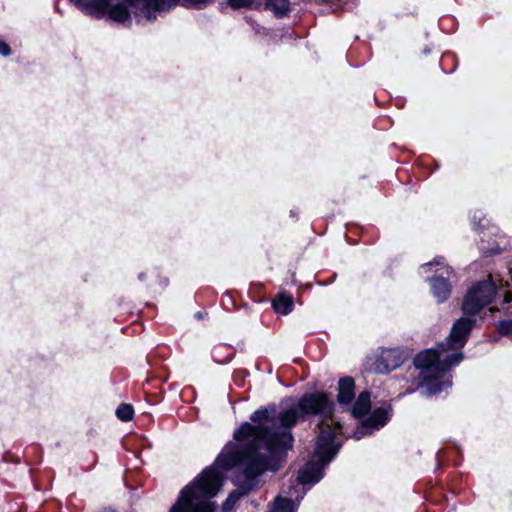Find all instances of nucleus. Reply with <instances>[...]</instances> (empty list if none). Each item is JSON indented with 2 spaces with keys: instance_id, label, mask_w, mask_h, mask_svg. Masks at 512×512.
Instances as JSON below:
<instances>
[{
  "instance_id": "7ed1b4c3",
  "label": "nucleus",
  "mask_w": 512,
  "mask_h": 512,
  "mask_svg": "<svg viewBox=\"0 0 512 512\" xmlns=\"http://www.w3.org/2000/svg\"><path fill=\"white\" fill-rule=\"evenodd\" d=\"M497 284L503 286L502 280L498 276H488V279L474 284L467 292L462 309L464 313L474 315L484 306L488 305L496 294Z\"/></svg>"
},
{
  "instance_id": "9b49d317",
  "label": "nucleus",
  "mask_w": 512,
  "mask_h": 512,
  "mask_svg": "<svg viewBox=\"0 0 512 512\" xmlns=\"http://www.w3.org/2000/svg\"><path fill=\"white\" fill-rule=\"evenodd\" d=\"M293 307V298L289 295L280 294L273 301V308L277 313L286 315L291 312Z\"/></svg>"
},
{
  "instance_id": "f03ea898",
  "label": "nucleus",
  "mask_w": 512,
  "mask_h": 512,
  "mask_svg": "<svg viewBox=\"0 0 512 512\" xmlns=\"http://www.w3.org/2000/svg\"><path fill=\"white\" fill-rule=\"evenodd\" d=\"M471 327V320L459 319L451 329L447 347L445 344H440L437 349L425 350L415 357L414 365L420 370L418 387L422 395L431 396L451 386V380L446 373L462 360L463 355L462 353H454L450 356L444 354L449 349L461 348Z\"/></svg>"
},
{
  "instance_id": "412c9836",
  "label": "nucleus",
  "mask_w": 512,
  "mask_h": 512,
  "mask_svg": "<svg viewBox=\"0 0 512 512\" xmlns=\"http://www.w3.org/2000/svg\"><path fill=\"white\" fill-rule=\"evenodd\" d=\"M209 0H179L177 4L182 3L183 5L199 6L206 4Z\"/></svg>"
},
{
  "instance_id": "9d476101",
  "label": "nucleus",
  "mask_w": 512,
  "mask_h": 512,
  "mask_svg": "<svg viewBox=\"0 0 512 512\" xmlns=\"http://www.w3.org/2000/svg\"><path fill=\"white\" fill-rule=\"evenodd\" d=\"M370 409V394L367 391H364L359 394L353 409L352 413L355 417H361L366 414Z\"/></svg>"
},
{
  "instance_id": "20e7f679",
  "label": "nucleus",
  "mask_w": 512,
  "mask_h": 512,
  "mask_svg": "<svg viewBox=\"0 0 512 512\" xmlns=\"http://www.w3.org/2000/svg\"><path fill=\"white\" fill-rule=\"evenodd\" d=\"M136 0H111L106 6L103 14L97 15L98 17L108 15V17L119 23H125L130 18L129 8L135 5Z\"/></svg>"
},
{
  "instance_id": "423d86ee",
  "label": "nucleus",
  "mask_w": 512,
  "mask_h": 512,
  "mask_svg": "<svg viewBox=\"0 0 512 512\" xmlns=\"http://www.w3.org/2000/svg\"><path fill=\"white\" fill-rule=\"evenodd\" d=\"M322 477V471L318 464H306L298 474V480L302 484H313L318 482Z\"/></svg>"
},
{
  "instance_id": "5701e85b",
  "label": "nucleus",
  "mask_w": 512,
  "mask_h": 512,
  "mask_svg": "<svg viewBox=\"0 0 512 512\" xmlns=\"http://www.w3.org/2000/svg\"><path fill=\"white\" fill-rule=\"evenodd\" d=\"M511 299H512V293H511V292H509V291H508V292H505V295H504V302H505V303H508V302H510V301H511Z\"/></svg>"
},
{
  "instance_id": "39448f33",
  "label": "nucleus",
  "mask_w": 512,
  "mask_h": 512,
  "mask_svg": "<svg viewBox=\"0 0 512 512\" xmlns=\"http://www.w3.org/2000/svg\"><path fill=\"white\" fill-rule=\"evenodd\" d=\"M179 0H142L147 20L156 18V12H162L176 6Z\"/></svg>"
},
{
  "instance_id": "4be33fe9",
  "label": "nucleus",
  "mask_w": 512,
  "mask_h": 512,
  "mask_svg": "<svg viewBox=\"0 0 512 512\" xmlns=\"http://www.w3.org/2000/svg\"><path fill=\"white\" fill-rule=\"evenodd\" d=\"M0 54L8 56L10 54V47L5 42H0Z\"/></svg>"
},
{
  "instance_id": "dca6fc26",
  "label": "nucleus",
  "mask_w": 512,
  "mask_h": 512,
  "mask_svg": "<svg viewBox=\"0 0 512 512\" xmlns=\"http://www.w3.org/2000/svg\"><path fill=\"white\" fill-rule=\"evenodd\" d=\"M247 493L246 490L244 489H237V490H234L232 493H230L229 497L227 498V500L224 502L223 504V509L225 511H228L230 509H232V507L234 506V504L237 502V500L242 497L243 495H245Z\"/></svg>"
},
{
  "instance_id": "4468645a",
  "label": "nucleus",
  "mask_w": 512,
  "mask_h": 512,
  "mask_svg": "<svg viewBox=\"0 0 512 512\" xmlns=\"http://www.w3.org/2000/svg\"><path fill=\"white\" fill-rule=\"evenodd\" d=\"M295 503L292 500L278 497L275 499L270 512H294Z\"/></svg>"
},
{
  "instance_id": "f8f14e48",
  "label": "nucleus",
  "mask_w": 512,
  "mask_h": 512,
  "mask_svg": "<svg viewBox=\"0 0 512 512\" xmlns=\"http://www.w3.org/2000/svg\"><path fill=\"white\" fill-rule=\"evenodd\" d=\"M266 8L272 11L275 15L282 16L289 11V0H266Z\"/></svg>"
},
{
  "instance_id": "aec40b11",
  "label": "nucleus",
  "mask_w": 512,
  "mask_h": 512,
  "mask_svg": "<svg viewBox=\"0 0 512 512\" xmlns=\"http://www.w3.org/2000/svg\"><path fill=\"white\" fill-rule=\"evenodd\" d=\"M369 429H372L371 426L367 423V421L365 420L362 425L355 431L354 433V437L359 440L361 438H363L366 434H367V431Z\"/></svg>"
},
{
  "instance_id": "f3484780",
  "label": "nucleus",
  "mask_w": 512,
  "mask_h": 512,
  "mask_svg": "<svg viewBox=\"0 0 512 512\" xmlns=\"http://www.w3.org/2000/svg\"><path fill=\"white\" fill-rule=\"evenodd\" d=\"M247 493L246 490L244 489H237V490H234L232 493H230L229 497L227 498V500L224 502L223 504V509L225 511H228L230 509H232V507L234 506V504L237 502V500L242 497L243 495H245Z\"/></svg>"
},
{
  "instance_id": "1a4fd4ad",
  "label": "nucleus",
  "mask_w": 512,
  "mask_h": 512,
  "mask_svg": "<svg viewBox=\"0 0 512 512\" xmlns=\"http://www.w3.org/2000/svg\"><path fill=\"white\" fill-rule=\"evenodd\" d=\"M432 291L438 301L443 302L450 295V286L444 278H434L432 279Z\"/></svg>"
},
{
  "instance_id": "0eeeda50",
  "label": "nucleus",
  "mask_w": 512,
  "mask_h": 512,
  "mask_svg": "<svg viewBox=\"0 0 512 512\" xmlns=\"http://www.w3.org/2000/svg\"><path fill=\"white\" fill-rule=\"evenodd\" d=\"M77 7L88 14L100 15L105 12L106 6L111 0H71Z\"/></svg>"
},
{
  "instance_id": "f257e3e1",
  "label": "nucleus",
  "mask_w": 512,
  "mask_h": 512,
  "mask_svg": "<svg viewBox=\"0 0 512 512\" xmlns=\"http://www.w3.org/2000/svg\"><path fill=\"white\" fill-rule=\"evenodd\" d=\"M333 406L327 394L312 393L302 397L297 405L283 410L278 416L269 409L255 411L250 417L254 425L244 423L234 433L240 446L227 445L218 456L215 466L206 468L191 485L181 491L170 512H214L215 504L210 499L222 485V476L217 467H238L248 479L258 476L266 469L271 455L292 446L290 429L304 414H320L325 418L320 424L316 453L321 460L329 462L338 450L333 439L341 430L340 424L332 418Z\"/></svg>"
},
{
  "instance_id": "6e6552de",
  "label": "nucleus",
  "mask_w": 512,
  "mask_h": 512,
  "mask_svg": "<svg viewBox=\"0 0 512 512\" xmlns=\"http://www.w3.org/2000/svg\"><path fill=\"white\" fill-rule=\"evenodd\" d=\"M354 397V380L350 377L339 381L338 402L340 404H349Z\"/></svg>"
},
{
  "instance_id": "a211bd4d",
  "label": "nucleus",
  "mask_w": 512,
  "mask_h": 512,
  "mask_svg": "<svg viewBox=\"0 0 512 512\" xmlns=\"http://www.w3.org/2000/svg\"><path fill=\"white\" fill-rule=\"evenodd\" d=\"M256 0H228L232 8H247L251 7Z\"/></svg>"
},
{
  "instance_id": "b1692460",
  "label": "nucleus",
  "mask_w": 512,
  "mask_h": 512,
  "mask_svg": "<svg viewBox=\"0 0 512 512\" xmlns=\"http://www.w3.org/2000/svg\"><path fill=\"white\" fill-rule=\"evenodd\" d=\"M431 265V263L425 264L422 268H427Z\"/></svg>"
},
{
  "instance_id": "6ab92c4d",
  "label": "nucleus",
  "mask_w": 512,
  "mask_h": 512,
  "mask_svg": "<svg viewBox=\"0 0 512 512\" xmlns=\"http://www.w3.org/2000/svg\"><path fill=\"white\" fill-rule=\"evenodd\" d=\"M499 332L512 339V321L502 322L499 325Z\"/></svg>"
},
{
  "instance_id": "ddd939ff",
  "label": "nucleus",
  "mask_w": 512,
  "mask_h": 512,
  "mask_svg": "<svg viewBox=\"0 0 512 512\" xmlns=\"http://www.w3.org/2000/svg\"><path fill=\"white\" fill-rule=\"evenodd\" d=\"M387 411L383 408H378L373 411L371 416L366 420L372 429H377L387 422Z\"/></svg>"
},
{
  "instance_id": "2eb2a0df",
  "label": "nucleus",
  "mask_w": 512,
  "mask_h": 512,
  "mask_svg": "<svg viewBox=\"0 0 512 512\" xmlns=\"http://www.w3.org/2000/svg\"><path fill=\"white\" fill-rule=\"evenodd\" d=\"M134 409L130 404H121L116 410V416L122 421H129L133 418Z\"/></svg>"
}]
</instances>
